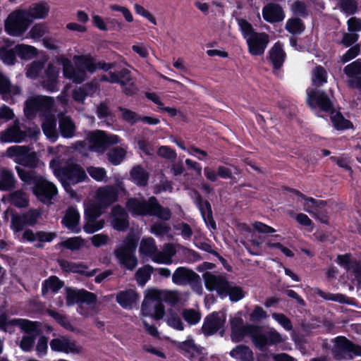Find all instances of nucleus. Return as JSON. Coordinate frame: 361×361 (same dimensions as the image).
Segmentation results:
<instances>
[{
  "label": "nucleus",
  "mask_w": 361,
  "mask_h": 361,
  "mask_svg": "<svg viewBox=\"0 0 361 361\" xmlns=\"http://www.w3.org/2000/svg\"><path fill=\"white\" fill-rule=\"evenodd\" d=\"M16 171L19 178L27 185H32V194L44 204H51L58 195L56 186L38 174L35 170H26L16 166Z\"/></svg>",
  "instance_id": "nucleus-1"
},
{
  "label": "nucleus",
  "mask_w": 361,
  "mask_h": 361,
  "mask_svg": "<svg viewBox=\"0 0 361 361\" xmlns=\"http://www.w3.org/2000/svg\"><path fill=\"white\" fill-rule=\"evenodd\" d=\"M55 174L59 178L64 190L70 193L71 197L75 195V192L71 185L81 183L87 178L85 170L78 164H67L55 169Z\"/></svg>",
  "instance_id": "nucleus-2"
},
{
  "label": "nucleus",
  "mask_w": 361,
  "mask_h": 361,
  "mask_svg": "<svg viewBox=\"0 0 361 361\" xmlns=\"http://www.w3.org/2000/svg\"><path fill=\"white\" fill-rule=\"evenodd\" d=\"M139 237L129 233L123 240L121 245L114 250V255L119 263L128 270H133L137 265L135 251Z\"/></svg>",
  "instance_id": "nucleus-3"
},
{
  "label": "nucleus",
  "mask_w": 361,
  "mask_h": 361,
  "mask_svg": "<svg viewBox=\"0 0 361 361\" xmlns=\"http://www.w3.org/2000/svg\"><path fill=\"white\" fill-rule=\"evenodd\" d=\"M331 354L336 360H351L355 357H361V345L355 343L343 336H338L333 340Z\"/></svg>",
  "instance_id": "nucleus-4"
},
{
  "label": "nucleus",
  "mask_w": 361,
  "mask_h": 361,
  "mask_svg": "<svg viewBox=\"0 0 361 361\" xmlns=\"http://www.w3.org/2000/svg\"><path fill=\"white\" fill-rule=\"evenodd\" d=\"M250 338L256 348L265 351L269 346L283 342L281 335L275 329L263 331L262 326L255 325Z\"/></svg>",
  "instance_id": "nucleus-5"
},
{
  "label": "nucleus",
  "mask_w": 361,
  "mask_h": 361,
  "mask_svg": "<svg viewBox=\"0 0 361 361\" xmlns=\"http://www.w3.org/2000/svg\"><path fill=\"white\" fill-rule=\"evenodd\" d=\"M172 281L178 286L189 285L192 290L197 294L202 293V285L200 276L187 267H178L172 275Z\"/></svg>",
  "instance_id": "nucleus-6"
},
{
  "label": "nucleus",
  "mask_w": 361,
  "mask_h": 361,
  "mask_svg": "<svg viewBox=\"0 0 361 361\" xmlns=\"http://www.w3.org/2000/svg\"><path fill=\"white\" fill-rule=\"evenodd\" d=\"M119 140L116 135L107 134L103 130H98L89 135V148L92 152L103 153L110 146L118 143Z\"/></svg>",
  "instance_id": "nucleus-7"
},
{
  "label": "nucleus",
  "mask_w": 361,
  "mask_h": 361,
  "mask_svg": "<svg viewBox=\"0 0 361 361\" xmlns=\"http://www.w3.org/2000/svg\"><path fill=\"white\" fill-rule=\"evenodd\" d=\"M25 334L20 341V348L25 352H30L35 343L37 337L41 334L40 324L25 319V322L19 326Z\"/></svg>",
  "instance_id": "nucleus-8"
},
{
  "label": "nucleus",
  "mask_w": 361,
  "mask_h": 361,
  "mask_svg": "<svg viewBox=\"0 0 361 361\" xmlns=\"http://www.w3.org/2000/svg\"><path fill=\"white\" fill-rule=\"evenodd\" d=\"M307 105L312 109H319L326 113H335L334 104L328 94L317 89L307 90Z\"/></svg>",
  "instance_id": "nucleus-9"
},
{
  "label": "nucleus",
  "mask_w": 361,
  "mask_h": 361,
  "mask_svg": "<svg viewBox=\"0 0 361 361\" xmlns=\"http://www.w3.org/2000/svg\"><path fill=\"white\" fill-rule=\"evenodd\" d=\"M27 20L20 11L10 13L4 23L5 31L11 36L22 35L27 29Z\"/></svg>",
  "instance_id": "nucleus-10"
},
{
  "label": "nucleus",
  "mask_w": 361,
  "mask_h": 361,
  "mask_svg": "<svg viewBox=\"0 0 361 361\" xmlns=\"http://www.w3.org/2000/svg\"><path fill=\"white\" fill-rule=\"evenodd\" d=\"M142 216H155L162 221H169L171 217V212L169 208L164 207L158 200L152 196L147 200H144Z\"/></svg>",
  "instance_id": "nucleus-11"
},
{
  "label": "nucleus",
  "mask_w": 361,
  "mask_h": 361,
  "mask_svg": "<svg viewBox=\"0 0 361 361\" xmlns=\"http://www.w3.org/2000/svg\"><path fill=\"white\" fill-rule=\"evenodd\" d=\"M74 60L76 65L86 68L87 71L90 73H93L97 70L108 71L115 68L114 63H107L104 61L96 62L94 57L90 54L75 56Z\"/></svg>",
  "instance_id": "nucleus-12"
},
{
  "label": "nucleus",
  "mask_w": 361,
  "mask_h": 361,
  "mask_svg": "<svg viewBox=\"0 0 361 361\" xmlns=\"http://www.w3.org/2000/svg\"><path fill=\"white\" fill-rule=\"evenodd\" d=\"M231 339L234 343L241 342L246 336L250 337L255 328V324H244L243 319L240 317H231Z\"/></svg>",
  "instance_id": "nucleus-13"
},
{
  "label": "nucleus",
  "mask_w": 361,
  "mask_h": 361,
  "mask_svg": "<svg viewBox=\"0 0 361 361\" xmlns=\"http://www.w3.org/2000/svg\"><path fill=\"white\" fill-rule=\"evenodd\" d=\"M202 276L205 288L208 290H216L221 296H224L226 293L230 283L224 276L215 275L209 271L204 272Z\"/></svg>",
  "instance_id": "nucleus-14"
},
{
  "label": "nucleus",
  "mask_w": 361,
  "mask_h": 361,
  "mask_svg": "<svg viewBox=\"0 0 361 361\" xmlns=\"http://www.w3.org/2000/svg\"><path fill=\"white\" fill-rule=\"evenodd\" d=\"M97 301V296L94 293L85 289L75 290L71 288H66V304L71 306L75 303H85L92 305Z\"/></svg>",
  "instance_id": "nucleus-15"
},
{
  "label": "nucleus",
  "mask_w": 361,
  "mask_h": 361,
  "mask_svg": "<svg viewBox=\"0 0 361 361\" xmlns=\"http://www.w3.org/2000/svg\"><path fill=\"white\" fill-rule=\"evenodd\" d=\"M110 218L111 226L114 230L124 232L129 228L128 214L121 205L116 204L112 207Z\"/></svg>",
  "instance_id": "nucleus-16"
},
{
  "label": "nucleus",
  "mask_w": 361,
  "mask_h": 361,
  "mask_svg": "<svg viewBox=\"0 0 361 361\" xmlns=\"http://www.w3.org/2000/svg\"><path fill=\"white\" fill-rule=\"evenodd\" d=\"M269 42L268 34L265 32L253 33L247 39L248 51L252 56H262Z\"/></svg>",
  "instance_id": "nucleus-17"
},
{
  "label": "nucleus",
  "mask_w": 361,
  "mask_h": 361,
  "mask_svg": "<svg viewBox=\"0 0 361 361\" xmlns=\"http://www.w3.org/2000/svg\"><path fill=\"white\" fill-rule=\"evenodd\" d=\"M52 103V99L48 97H37L25 102L24 112L27 117L32 118L39 111L48 110Z\"/></svg>",
  "instance_id": "nucleus-18"
},
{
  "label": "nucleus",
  "mask_w": 361,
  "mask_h": 361,
  "mask_svg": "<svg viewBox=\"0 0 361 361\" xmlns=\"http://www.w3.org/2000/svg\"><path fill=\"white\" fill-rule=\"evenodd\" d=\"M50 348L52 351L64 353L66 354H79L82 347L78 345L75 341H71L68 337L53 338L50 341Z\"/></svg>",
  "instance_id": "nucleus-19"
},
{
  "label": "nucleus",
  "mask_w": 361,
  "mask_h": 361,
  "mask_svg": "<svg viewBox=\"0 0 361 361\" xmlns=\"http://www.w3.org/2000/svg\"><path fill=\"white\" fill-rule=\"evenodd\" d=\"M196 193L197 195L195 200V203L200 210L206 226L210 230H216L217 226L213 217V212L210 202L207 200H204L198 192Z\"/></svg>",
  "instance_id": "nucleus-20"
},
{
  "label": "nucleus",
  "mask_w": 361,
  "mask_h": 361,
  "mask_svg": "<svg viewBox=\"0 0 361 361\" xmlns=\"http://www.w3.org/2000/svg\"><path fill=\"white\" fill-rule=\"evenodd\" d=\"M224 322L225 319H222L219 312H214L204 318L201 328L202 333L205 336L214 335L223 327Z\"/></svg>",
  "instance_id": "nucleus-21"
},
{
  "label": "nucleus",
  "mask_w": 361,
  "mask_h": 361,
  "mask_svg": "<svg viewBox=\"0 0 361 361\" xmlns=\"http://www.w3.org/2000/svg\"><path fill=\"white\" fill-rule=\"evenodd\" d=\"M262 17L269 23H279L285 18V13L282 7L274 3H269L262 8Z\"/></svg>",
  "instance_id": "nucleus-22"
},
{
  "label": "nucleus",
  "mask_w": 361,
  "mask_h": 361,
  "mask_svg": "<svg viewBox=\"0 0 361 361\" xmlns=\"http://www.w3.org/2000/svg\"><path fill=\"white\" fill-rule=\"evenodd\" d=\"M80 219V213L76 207L71 206L66 209L65 215L61 220V224L71 231L78 233L81 231L79 226Z\"/></svg>",
  "instance_id": "nucleus-23"
},
{
  "label": "nucleus",
  "mask_w": 361,
  "mask_h": 361,
  "mask_svg": "<svg viewBox=\"0 0 361 361\" xmlns=\"http://www.w3.org/2000/svg\"><path fill=\"white\" fill-rule=\"evenodd\" d=\"M59 73V71L55 66L52 63L48 64L42 81V85L47 90L51 92L58 91Z\"/></svg>",
  "instance_id": "nucleus-24"
},
{
  "label": "nucleus",
  "mask_w": 361,
  "mask_h": 361,
  "mask_svg": "<svg viewBox=\"0 0 361 361\" xmlns=\"http://www.w3.org/2000/svg\"><path fill=\"white\" fill-rule=\"evenodd\" d=\"M27 137V132L22 130L17 125H14L0 133V140L2 142L20 143Z\"/></svg>",
  "instance_id": "nucleus-25"
},
{
  "label": "nucleus",
  "mask_w": 361,
  "mask_h": 361,
  "mask_svg": "<svg viewBox=\"0 0 361 361\" xmlns=\"http://www.w3.org/2000/svg\"><path fill=\"white\" fill-rule=\"evenodd\" d=\"M286 54L283 48V44L278 41L269 51V60L272 63L274 69L279 70L285 61Z\"/></svg>",
  "instance_id": "nucleus-26"
},
{
  "label": "nucleus",
  "mask_w": 361,
  "mask_h": 361,
  "mask_svg": "<svg viewBox=\"0 0 361 361\" xmlns=\"http://www.w3.org/2000/svg\"><path fill=\"white\" fill-rule=\"evenodd\" d=\"M229 355L236 361H255L252 349L245 344L237 345L230 351Z\"/></svg>",
  "instance_id": "nucleus-27"
},
{
  "label": "nucleus",
  "mask_w": 361,
  "mask_h": 361,
  "mask_svg": "<svg viewBox=\"0 0 361 361\" xmlns=\"http://www.w3.org/2000/svg\"><path fill=\"white\" fill-rule=\"evenodd\" d=\"M99 200L106 205H111L118 201V190L116 186H106L97 191Z\"/></svg>",
  "instance_id": "nucleus-28"
},
{
  "label": "nucleus",
  "mask_w": 361,
  "mask_h": 361,
  "mask_svg": "<svg viewBox=\"0 0 361 361\" xmlns=\"http://www.w3.org/2000/svg\"><path fill=\"white\" fill-rule=\"evenodd\" d=\"M17 180L12 171L0 169V191H11L16 187Z\"/></svg>",
  "instance_id": "nucleus-29"
},
{
  "label": "nucleus",
  "mask_w": 361,
  "mask_h": 361,
  "mask_svg": "<svg viewBox=\"0 0 361 361\" xmlns=\"http://www.w3.org/2000/svg\"><path fill=\"white\" fill-rule=\"evenodd\" d=\"M131 180L140 187H145L148 185L149 173L141 165L134 166L130 171Z\"/></svg>",
  "instance_id": "nucleus-30"
},
{
  "label": "nucleus",
  "mask_w": 361,
  "mask_h": 361,
  "mask_svg": "<svg viewBox=\"0 0 361 361\" xmlns=\"http://www.w3.org/2000/svg\"><path fill=\"white\" fill-rule=\"evenodd\" d=\"M137 298V293L133 289L121 290L116 295V302L124 309L132 308Z\"/></svg>",
  "instance_id": "nucleus-31"
},
{
  "label": "nucleus",
  "mask_w": 361,
  "mask_h": 361,
  "mask_svg": "<svg viewBox=\"0 0 361 361\" xmlns=\"http://www.w3.org/2000/svg\"><path fill=\"white\" fill-rule=\"evenodd\" d=\"M178 349L185 357L194 358L202 353L203 348L195 344L192 338H188L179 344Z\"/></svg>",
  "instance_id": "nucleus-32"
},
{
  "label": "nucleus",
  "mask_w": 361,
  "mask_h": 361,
  "mask_svg": "<svg viewBox=\"0 0 361 361\" xmlns=\"http://www.w3.org/2000/svg\"><path fill=\"white\" fill-rule=\"evenodd\" d=\"M351 254L338 255L336 262L347 271L353 269L357 274H361V262L351 259Z\"/></svg>",
  "instance_id": "nucleus-33"
},
{
  "label": "nucleus",
  "mask_w": 361,
  "mask_h": 361,
  "mask_svg": "<svg viewBox=\"0 0 361 361\" xmlns=\"http://www.w3.org/2000/svg\"><path fill=\"white\" fill-rule=\"evenodd\" d=\"M16 163L24 167H27L30 169V170H33L37 166L39 159L35 152H30L28 149L25 147V149H24L20 159H18Z\"/></svg>",
  "instance_id": "nucleus-34"
},
{
  "label": "nucleus",
  "mask_w": 361,
  "mask_h": 361,
  "mask_svg": "<svg viewBox=\"0 0 361 361\" xmlns=\"http://www.w3.org/2000/svg\"><path fill=\"white\" fill-rule=\"evenodd\" d=\"M59 128L63 137L71 138L74 135L75 126L70 116H64L59 118Z\"/></svg>",
  "instance_id": "nucleus-35"
},
{
  "label": "nucleus",
  "mask_w": 361,
  "mask_h": 361,
  "mask_svg": "<svg viewBox=\"0 0 361 361\" xmlns=\"http://www.w3.org/2000/svg\"><path fill=\"white\" fill-rule=\"evenodd\" d=\"M18 86L12 85L8 78L0 71V94L14 96L20 93Z\"/></svg>",
  "instance_id": "nucleus-36"
},
{
  "label": "nucleus",
  "mask_w": 361,
  "mask_h": 361,
  "mask_svg": "<svg viewBox=\"0 0 361 361\" xmlns=\"http://www.w3.org/2000/svg\"><path fill=\"white\" fill-rule=\"evenodd\" d=\"M58 263L61 269L66 272L79 273L87 276H92L94 274V271L90 273L82 271L80 268L86 267L82 263L77 264L64 259H59Z\"/></svg>",
  "instance_id": "nucleus-37"
},
{
  "label": "nucleus",
  "mask_w": 361,
  "mask_h": 361,
  "mask_svg": "<svg viewBox=\"0 0 361 361\" xmlns=\"http://www.w3.org/2000/svg\"><path fill=\"white\" fill-rule=\"evenodd\" d=\"M23 322H25V319H8L6 313L0 314V331L12 334L15 331L13 327L20 326Z\"/></svg>",
  "instance_id": "nucleus-38"
},
{
  "label": "nucleus",
  "mask_w": 361,
  "mask_h": 361,
  "mask_svg": "<svg viewBox=\"0 0 361 361\" xmlns=\"http://www.w3.org/2000/svg\"><path fill=\"white\" fill-rule=\"evenodd\" d=\"M11 204L18 208H26L29 205V198L23 190H18L9 195Z\"/></svg>",
  "instance_id": "nucleus-39"
},
{
  "label": "nucleus",
  "mask_w": 361,
  "mask_h": 361,
  "mask_svg": "<svg viewBox=\"0 0 361 361\" xmlns=\"http://www.w3.org/2000/svg\"><path fill=\"white\" fill-rule=\"evenodd\" d=\"M285 29L293 35H300L305 31V25L300 18L293 17L287 20Z\"/></svg>",
  "instance_id": "nucleus-40"
},
{
  "label": "nucleus",
  "mask_w": 361,
  "mask_h": 361,
  "mask_svg": "<svg viewBox=\"0 0 361 361\" xmlns=\"http://www.w3.org/2000/svg\"><path fill=\"white\" fill-rule=\"evenodd\" d=\"M64 286V282L56 276H51L42 283V293L43 295L50 290L53 293H56Z\"/></svg>",
  "instance_id": "nucleus-41"
},
{
  "label": "nucleus",
  "mask_w": 361,
  "mask_h": 361,
  "mask_svg": "<svg viewBox=\"0 0 361 361\" xmlns=\"http://www.w3.org/2000/svg\"><path fill=\"white\" fill-rule=\"evenodd\" d=\"M331 120L334 127L337 130H348L353 128V123L344 118L343 114L339 111H335L331 116Z\"/></svg>",
  "instance_id": "nucleus-42"
},
{
  "label": "nucleus",
  "mask_w": 361,
  "mask_h": 361,
  "mask_svg": "<svg viewBox=\"0 0 361 361\" xmlns=\"http://www.w3.org/2000/svg\"><path fill=\"white\" fill-rule=\"evenodd\" d=\"M154 270L153 267L149 264H146L140 267L135 274V280L138 285L145 286L151 279V275Z\"/></svg>",
  "instance_id": "nucleus-43"
},
{
  "label": "nucleus",
  "mask_w": 361,
  "mask_h": 361,
  "mask_svg": "<svg viewBox=\"0 0 361 361\" xmlns=\"http://www.w3.org/2000/svg\"><path fill=\"white\" fill-rule=\"evenodd\" d=\"M15 49L16 50L17 56L24 60L31 59L37 54V49L30 45L17 44L15 46Z\"/></svg>",
  "instance_id": "nucleus-44"
},
{
  "label": "nucleus",
  "mask_w": 361,
  "mask_h": 361,
  "mask_svg": "<svg viewBox=\"0 0 361 361\" xmlns=\"http://www.w3.org/2000/svg\"><path fill=\"white\" fill-rule=\"evenodd\" d=\"M145 199L137 197L129 198L126 203V209L133 216H142Z\"/></svg>",
  "instance_id": "nucleus-45"
},
{
  "label": "nucleus",
  "mask_w": 361,
  "mask_h": 361,
  "mask_svg": "<svg viewBox=\"0 0 361 361\" xmlns=\"http://www.w3.org/2000/svg\"><path fill=\"white\" fill-rule=\"evenodd\" d=\"M126 152L120 147H116L111 149L107 153L108 161L114 166L119 165L124 159Z\"/></svg>",
  "instance_id": "nucleus-46"
},
{
  "label": "nucleus",
  "mask_w": 361,
  "mask_h": 361,
  "mask_svg": "<svg viewBox=\"0 0 361 361\" xmlns=\"http://www.w3.org/2000/svg\"><path fill=\"white\" fill-rule=\"evenodd\" d=\"M56 121L54 118H47L42 124V129L44 134L52 141L58 137L56 131Z\"/></svg>",
  "instance_id": "nucleus-47"
},
{
  "label": "nucleus",
  "mask_w": 361,
  "mask_h": 361,
  "mask_svg": "<svg viewBox=\"0 0 361 361\" xmlns=\"http://www.w3.org/2000/svg\"><path fill=\"white\" fill-rule=\"evenodd\" d=\"M49 11L46 3L39 2L30 7L29 15L33 18L42 19L48 15Z\"/></svg>",
  "instance_id": "nucleus-48"
},
{
  "label": "nucleus",
  "mask_w": 361,
  "mask_h": 361,
  "mask_svg": "<svg viewBox=\"0 0 361 361\" xmlns=\"http://www.w3.org/2000/svg\"><path fill=\"white\" fill-rule=\"evenodd\" d=\"M17 52L14 49H8L6 47L0 48V59L4 64L8 66L14 65L16 62Z\"/></svg>",
  "instance_id": "nucleus-49"
},
{
  "label": "nucleus",
  "mask_w": 361,
  "mask_h": 361,
  "mask_svg": "<svg viewBox=\"0 0 361 361\" xmlns=\"http://www.w3.org/2000/svg\"><path fill=\"white\" fill-rule=\"evenodd\" d=\"M85 244V240L80 236L68 238L61 242L59 245L72 251L80 250Z\"/></svg>",
  "instance_id": "nucleus-50"
},
{
  "label": "nucleus",
  "mask_w": 361,
  "mask_h": 361,
  "mask_svg": "<svg viewBox=\"0 0 361 361\" xmlns=\"http://www.w3.org/2000/svg\"><path fill=\"white\" fill-rule=\"evenodd\" d=\"M338 6L341 12L352 16L358 11L357 0H339Z\"/></svg>",
  "instance_id": "nucleus-51"
},
{
  "label": "nucleus",
  "mask_w": 361,
  "mask_h": 361,
  "mask_svg": "<svg viewBox=\"0 0 361 361\" xmlns=\"http://www.w3.org/2000/svg\"><path fill=\"white\" fill-rule=\"evenodd\" d=\"M57 62L63 66V74L64 78L71 79L73 78L75 68L71 61L64 55H60L57 57Z\"/></svg>",
  "instance_id": "nucleus-52"
},
{
  "label": "nucleus",
  "mask_w": 361,
  "mask_h": 361,
  "mask_svg": "<svg viewBox=\"0 0 361 361\" xmlns=\"http://www.w3.org/2000/svg\"><path fill=\"white\" fill-rule=\"evenodd\" d=\"M326 82L327 73L325 68L322 66H316L312 76V85L316 87H320Z\"/></svg>",
  "instance_id": "nucleus-53"
},
{
  "label": "nucleus",
  "mask_w": 361,
  "mask_h": 361,
  "mask_svg": "<svg viewBox=\"0 0 361 361\" xmlns=\"http://www.w3.org/2000/svg\"><path fill=\"white\" fill-rule=\"evenodd\" d=\"M182 317L190 325H195L201 319V314L194 309H185L182 312Z\"/></svg>",
  "instance_id": "nucleus-54"
},
{
  "label": "nucleus",
  "mask_w": 361,
  "mask_h": 361,
  "mask_svg": "<svg viewBox=\"0 0 361 361\" xmlns=\"http://www.w3.org/2000/svg\"><path fill=\"white\" fill-rule=\"evenodd\" d=\"M344 73L348 78L356 77L361 74V59H358L344 67Z\"/></svg>",
  "instance_id": "nucleus-55"
},
{
  "label": "nucleus",
  "mask_w": 361,
  "mask_h": 361,
  "mask_svg": "<svg viewBox=\"0 0 361 361\" xmlns=\"http://www.w3.org/2000/svg\"><path fill=\"white\" fill-rule=\"evenodd\" d=\"M228 295L231 302H238L245 297V292L240 286L229 284L226 293L224 296Z\"/></svg>",
  "instance_id": "nucleus-56"
},
{
  "label": "nucleus",
  "mask_w": 361,
  "mask_h": 361,
  "mask_svg": "<svg viewBox=\"0 0 361 361\" xmlns=\"http://www.w3.org/2000/svg\"><path fill=\"white\" fill-rule=\"evenodd\" d=\"M27 226L23 214H13L11 220V229L14 233H18Z\"/></svg>",
  "instance_id": "nucleus-57"
},
{
  "label": "nucleus",
  "mask_w": 361,
  "mask_h": 361,
  "mask_svg": "<svg viewBox=\"0 0 361 361\" xmlns=\"http://www.w3.org/2000/svg\"><path fill=\"white\" fill-rule=\"evenodd\" d=\"M104 224L105 221L103 219L96 220L92 222L85 221L82 228L86 233L91 234L102 229L104 226Z\"/></svg>",
  "instance_id": "nucleus-58"
},
{
  "label": "nucleus",
  "mask_w": 361,
  "mask_h": 361,
  "mask_svg": "<svg viewBox=\"0 0 361 361\" xmlns=\"http://www.w3.org/2000/svg\"><path fill=\"white\" fill-rule=\"evenodd\" d=\"M284 190L286 191H288L290 193H293V194L301 197L302 200H304L308 202H311L312 204V205L314 207H320V206L326 205V202H324L323 200H317L314 198L311 197H307L303 193H302L300 191H299L298 190H296L295 188H289V187H285V188L283 187V190Z\"/></svg>",
  "instance_id": "nucleus-59"
},
{
  "label": "nucleus",
  "mask_w": 361,
  "mask_h": 361,
  "mask_svg": "<svg viewBox=\"0 0 361 361\" xmlns=\"http://www.w3.org/2000/svg\"><path fill=\"white\" fill-rule=\"evenodd\" d=\"M284 190L286 191H288L290 193H293V194L301 197L302 200H304L308 202H311L312 204V205L314 207H320V206L326 205V202H324L323 200H317L314 198L311 197H307L303 193H302L300 191H299L298 190H296L295 188H289V187H285V188L283 187V190Z\"/></svg>",
  "instance_id": "nucleus-60"
},
{
  "label": "nucleus",
  "mask_w": 361,
  "mask_h": 361,
  "mask_svg": "<svg viewBox=\"0 0 361 361\" xmlns=\"http://www.w3.org/2000/svg\"><path fill=\"white\" fill-rule=\"evenodd\" d=\"M56 237L55 232H46L43 231L37 232V240L39 241L35 245V247L42 249L44 247L43 243H50Z\"/></svg>",
  "instance_id": "nucleus-61"
},
{
  "label": "nucleus",
  "mask_w": 361,
  "mask_h": 361,
  "mask_svg": "<svg viewBox=\"0 0 361 361\" xmlns=\"http://www.w3.org/2000/svg\"><path fill=\"white\" fill-rule=\"evenodd\" d=\"M330 159L333 162H335L338 167L353 173V171L350 166V157L348 155L343 154L341 157L331 156L330 157Z\"/></svg>",
  "instance_id": "nucleus-62"
},
{
  "label": "nucleus",
  "mask_w": 361,
  "mask_h": 361,
  "mask_svg": "<svg viewBox=\"0 0 361 361\" xmlns=\"http://www.w3.org/2000/svg\"><path fill=\"white\" fill-rule=\"evenodd\" d=\"M101 214L102 212L99 207L96 205H91L85 209L84 219L85 221L92 222L98 220V218Z\"/></svg>",
  "instance_id": "nucleus-63"
},
{
  "label": "nucleus",
  "mask_w": 361,
  "mask_h": 361,
  "mask_svg": "<svg viewBox=\"0 0 361 361\" xmlns=\"http://www.w3.org/2000/svg\"><path fill=\"white\" fill-rule=\"evenodd\" d=\"M118 110L122 112V119L131 125H134L137 121H140V116L135 111L122 106L118 107Z\"/></svg>",
  "instance_id": "nucleus-64"
}]
</instances>
